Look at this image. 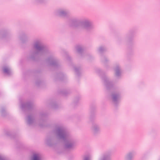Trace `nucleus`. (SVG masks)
Listing matches in <instances>:
<instances>
[{
  "instance_id": "3",
  "label": "nucleus",
  "mask_w": 160,
  "mask_h": 160,
  "mask_svg": "<svg viewBox=\"0 0 160 160\" xmlns=\"http://www.w3.org/2000/svg\"><path fill=\"white\" fill-rule=\"evenodd\" d=\"M69 24L72 27L81 26L88 31H90L94 28L92 22L89 19L86 18L79 19L77 18H73L69 20Z\"/></svg>"
},
{
  "instance_id": "25",
  "label": "nucleus",
  "mask_w": 160,
  "mask_h": 160,
  "mask_svg": "<svg viewBox=\"0 0 160 160\" xmlns=\"http://www.w3.org/2000/svg\"><path fill=\"white\" fill-rule=\"evenodd\" d=\"M46 114L45 113H41L40 115V117L41 119H42L43 118L46 117Z\"/></svg>"
},
{
  "instance_id": "27",
  "label": "nucleus",
  "mask_w": 160,
  "mask_h": 160,
  "mask_svg": "<svg viewBox=\"0 0 160 160\" xmlns=\"http://www.w3.org/2000/svg\"><path fill=\"white\" fill-rule=\"evenodd\" d=\"M0 160H7L2 155L0 154Z\"/></svg>"
},
{
  "instance_id": "13",
  "label": "nucleus",
  "mask_w": 160,
  "mask_h": 160,
  "mask_svg": "<svg viewBox=\"0 0 160 160\" xmlns=\"http://www.w3.org/2000/svg\"><path fill=\"white\" fill-rule=\"evenodd\" d=\"M75 49L77 52L79 54H81L83 52L84 49L83 47L81 45L76 46L75 47Z\"/></svg>"
},
{
  "instance_id": "26",
  "label": "nucleus",
  "mask_w": 160,
  "mask_h": 160,
  "mask_svg": "<svg viewBox=\"0 0 160 160\" xmlns=\"http://www.w3.org/2000/svg\"><path fill=\"white\" fill-rule=\"evenodd\" d=\"M62 77H65L63 74L62 73H60V74H59V78H60V79L61 80H62Z\"/></svg>"
},
{
  "instance_id": "8",
  "label": "nucleus",
  "mask_w": 160,
  "mask_h": 160,
  "mask_svg": "<svg viewBox=\"0 0 160 160\" xmlns=\"http://www.w3.org/2000/svg\"><path fill=\"white\" fill-rule=\"evenodd\" d=\"M120 98V94L118 92H113L111 95L112 99L115 105L119 102Z\"/></svg>"
},
{
  "instance_id": "1",
  "label": "nucleus",
  "mask_w": 160,
  "mask_h": 160,
  "mask_svg": "<svg viewBox=\"0 0 160 160\" xmlns=\"http://www.w3.org/2000/svg\"><path fill=\"white\" fill-rule=\"evenodd\" d=\"M60 140L64 142V148L69 150H73L76 146V142L72 135L68 132L62 125H55L51 135L46 140V144L49 147L56 146Z\"/></svg>"
},
{
  "instance_id": "21",
  "label": "nucleus",
  "mask_w": 160,
  "mask_h": 160,
  "mask_svg": "<svg viewBox=\"0 0 160 160\" xmlns=\"http://www.w3.org/2000/svg\"><path fill=\"white\" fill-rule=\"evenodd\" d=\"M46 0H33L34 3L36 4H41L45 2Z\"/></svg>"
},
{
  "instance_id": "17",
  "label": "nucleus",
  "mask_w": 160,
  "mask_h": 160,
  "mask_svg": "<svg viewBox=\"0 0 160 160\" xmlns=\"http://www.w3.org/2000/svg\"><path fill=\"white\" fill-rule=\"evenodd\" d=\"M20 39L22 42H24L27 41L28 40V36L25 35L23 34L22 36L20 37Z\"/></svg>"
},
{
  "instance_id": "16",
  "label": "nucleus",
  "mask_w": 160,
  "mask_h": 160,
  "mask_svg": "<svg viewBox=\"0 0 160 160\" xmlns=\"http://www.w3.org/2000/svg\"><path fill=\"white\" fill-rule=\"evenodd\" d=\"M115 74L117 77H119L121 75V70L120 68L118 66H117L115 69Z\"/></svg>"
},
{
  "instance_id": "5",
  "label": "nucleus",
  "mask_w": 160,
  "mask_h": 160,
  "mask_svg": "<svg viewBox=\"0 0 160 160\" xmlns=\"http://www.w3.org/2000/svg\"><path fill=\"white\" fill-rule=\"evenodd\" d=\"M26 122L30 126H34L36 125V122L35 120L34 116L33 115H28L25 118Z\"/></svg>"
},
{
  "instance_id": "4",
  "label": "nucleus",
  "mask_w": 160,
  "mask_h": 160,
  "mask_svg": "<svg viewBox=\"0 0 160 160\" xmlns=\"http://www.w3.org/2000/svg\"><path fill=\"white\" fill-rule=\"evenodd\" d=\"M111 151H107L101 154L98 160H111Z\"/></svg>"
},
{
  "instance_id": "9",
  "label": "nucleus",
  "mask_w": 160,
  "mask_h": 160,
  "mask_svg": "<svg viewBox=\"0 0 160 160\" xmlns=\"http://www.w3.org/2000/svg\"><path fill=\"white\" fill-rule=\"evenodd\" d=\"M102 78L107 89H109L112 86V82L109 81L108 78L106 76H102Z\"/></svg>"
},
{
  "instance_id": "34",
  "label": "nucleus",
  "mask_w": 160,
  "mask_h": 160,
  "mask_svg": "<svg viewBox=\"0 0 160 160\" xmlns=\"http://www.w3.org/2000/svg\"><path fill=\"white\" fill-rule=\"evenodd\" d=\"M159 160H160V159H159Z\"/></svg>"
},
{
  "instance_id": "20",
  "label": "nucleus",
  "mask_w": 160,
  "mask_h": 160,
  "mask_svg": "<svg viewBox=\"0 0 160 160\" xmlns=\"http://www.w3.org/2000/svg\"><path fill=\"white\" fill-rule=\"evenodd\" d=\"M149 152H145L142 158V160H146L149 157Z\"/></svg>"
},
{
  "instance_id": "11",
  "label": "nucleus",
  "mask_w": 160,
  "mask_h": 160,
  "mask_svg": "<svg viewBox=\"0 0 160 160\" xmlns=\"http://www.w3.org/2000/svg\"><path fill=\"white\" fill-rule=\"evenodd\" d=\"M134 154V151H131L127 153L124 157V160H133Z\"/></svg>"
},
{
  "instance_id": "18",
  "label": "nucleus",
  "mask_w": 160,
  "mask_h": 160,
  "mask_svg": "<svg viewBox=\"0 0 160 160\" xmlns=\"http://www.w3.org/2000/svg\"><path fill=\"white\" fill-rule=\"evenodd\" d=\"M102 61L104 64H105L109 62V60L108 58L102 55L101 56Z\"/></svg>"
},
{
  "instance_id": "14",
  "label": "nucleus",
  "mask_w": 160,
  "mask_h": 160,
  "mask_svg": "<svg viewBox=\"0 0 160 160\" xmlns=\"http://www.w3.org/2000/svg\"><path fill=\"white\" fill-rule=\"evenodd\" d=\"M41 155L39 154H34L31 160H41Z\"/></svg>"
},
{
  "instance_id": "12",
  "label": "nucleus",
  "mask_w": 160,
  "mask_h": 160,
  "mask_svg": "<svg viewBox=\"0 0 160 160\" xmlns=\"http://www.w3.org/2000/svg\"><path fill=\"white\" fill-rule=\"evenodd\" d=\"M3 72L8 75H10L11 74L12 72L11 69L7 66H5L3 68Z\"/></svg>"
},
{
  "instance_id": "19",
  "label": "nucleus",
  "mask_w": 160,
  "mask_h": 160,
  "mask_svg": "<svg viewBox=\"0 0 160 160\" xmlns=\"http://www.w3.org/2000/svg\"><path fill=\"white\" fill-rule=\"evenodd\" d=\"M1 115L2 117H5L7 115V113L5 109L3 107H2L0 110Z\"/></svg>"
},
{
  "instance_id": "10",
  "label": "nucleus",
  "mask_w": 160,
  "mask_h": 160,
  "mask_svg": "<svg viewBox=\"0 0 160 160\" xmlns=\"http://www.w3.org/2000/svg\"><path fill=\"white\" fill-rule=\"evenodd\" d=\"M32 105L33 104L31 102H23L22 104L21 108L23 110L29 109L32 106Z\"/></svg>"
},
{
  "instance_id": "33",
  "label": "nucleus",
  "mask_w": 160,
  "mask_h": 160,
  "mask_svg": "<svg viewBox=\"0 0 160 160\" xmlns=\"http://www.w3.org/2000/svg\"><path fill=\"white\" fill-rule=\"evenodd\" d=\"M90 119L91 120H92V119L91 118H90Z\"/></svg>"
},
{
  "instance_id": "23",
  "label": "nucleus",
  "mask_w": 160,
  "mask_h": 160,
  "mask_svg": "<svg viewBox=\"0 0 160 160\" xmlns=\"http://www.w3.org/2000/svg\"><path fill=\"white\" fill-rule=\"evenodd\" d=\"M83 160H91V157L89 155L85 156L84 157Z\"/></svg>"
},
{
  "instance_id": "31",
  "label": "nucleus",
  "mask_w": 160,
  "mask_h": 160,
  "mask_svg": "<svg viewBox=\"0 0 160 160\" xmlns=\"http://www.w3.org/2000/svg\"><path fill=\"white\" fill-rule=\"evenodd\" d=\"M62 94H65L66 93L64 92H62Z\"/></svg>"
},
{
  "instance_id": "32",
  "label": "nucleus",
  "mask_w": 160,
  "mask_h": 160,
  "mask_svg": "<svg viewBox=\"0 0 160 160\" xmlns=\"http://www.w3.org/2000/svg\"><path fill=\"white\" fill-rule=\"evenodd\" d=\"M79 98H78L77 99V100H78V101H79Z\"/></svg>"
},
{
  "instance_id": "6",
  "label": "nucleus",
  "mask_w": 160,
  "mask_h": 160,
  "mask_svg": "<svg viewBox=\"0 0 160 160\" xmlns=\"http://www.w3.org/2000/svg\"><path fill=\"white\" fill-rule=\"evenodd\" d=\"M55 14L58 16L65 17L67 16L69 12L67 10L62 8L57 9L54 12Z\"/></svg>"
},
{
  "instance_id": "22",
  "label": "nucleus",
  "mask_w": 160,
  "mask_h": 160,
  "mask_svg": "<svg viewBox=\"0 0 160 160\" xmlns=\"http://www.w3.org/2000/svg\"><path fill=\"white\" fill-rule=\"evenodd\" d=\"M74 70L75 71V72L78 75H79V73L80 70V68H78L76 67H75L74 68Z\"/></svg>"
},
{
  "instance_id": "29",
  "label": "nucleus",
  "mask_w": 160,
  "mask_h": 160,
  "mask_svg": "<svg viewBox=\"0 0 160 160\" xmlns=\"http://www.w3.org/2000/svg\"><path fill=\"white\" fill-rule=\"evenodd\" d=\"M38 125L41 127H43V125H42L40 123H39L38 124Z\"/></svg>"
},
{
  "instance_id": "7",
  "label": "nucleus",
  "mask_w": 160,
  "mask_h": 160,
  "mask_svg": "<svg viewBox=\"0 0 160 160\" xmlns=\"http://www.w3.org/2000/svg\"><path fill=\"white\" fill-rule=\"evenodd\" d=\"M91 130L92 134L94 136H96L99 134L100 132V126L96 123H93L91 128Z\"/></svg>"
},
{
  "instance_id": "30",
  "label": "nucleus",
  "mask_w": 160,
  "mask_h": 160,
  "mask_svg": "<svg viewBox=\"0 0 160 160\" xmlns=\"http://www.w3.org/2000/svg\"><path fill=\"white\" fill-rule=\"evenodd\" d=\"M36 84L37 85H39V83H38V82H36Z\"/></svg>"
},
{
  "instance_id": "24",
  "label": "nucleus",
  "mask_w": 160,
  "mask_h": 160,
  "mask_svg": "<svg viewBox=\"0 0 160 160\" xmlns=\"http://www.w3.org/2000/svg\"><path fill=\"white\" fill-rule=\"evenodd\" d=\"M1 34L2 38H4L6 36H8L9 35V33L8 32H6L4 33L3 32H2Z\"/></svg>"
},
{
  "instance_id": "28",
  "label": "nucleus",
  "mask_w": 160,
  "mask_h": 160,
  "mask_svg": "<svg viewBox=\"0 0 160 160\" xmlns=\"http://www.w3.org/2000/svg\"><path fill=\"white\" fill-rule=\"evenodd\" d=\"M97 72L98 73H102V72L100 69H98L97 70Z\"/></svg>"
},
{
  "instance_id": "2",
  "label": "nucleus",
  "mask_w": 160,
  "mask_h": 160,
  "mask_svg": "<svg viewBox=\"0 0 160 160\" xmlns=\"http://www.w3.org/2000/svg\"><path fill=\"white\" fill-rule=\"evenodd\" d=\"M33 46L35 50L30 52L29 57L31 59L34 60L43 55L50 54V57L46 60V63L48 65L54 67L58 65L57 59L53 55L51 54V52L43 44L41 39L36 38L34 39L33 42Z\"/></svg>"
},
{
  "instance_id": "15",
  "label": "nucleus",
  "mask_w": 160,
  "mask_h": 160,
  "mask_svg": "<svg viewBox=\"0 0 160 160\" xmlns=\"http://www.w3.org/2000/svg\"><path fill=\"white\" fill-rule=\"evenodd\" d=\"M107 50V49L105 47L101 46L98 48V51L99 53L102 54V53L106 51Z\"/></svg>"
}]
</instances>
